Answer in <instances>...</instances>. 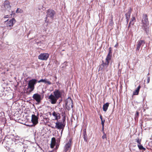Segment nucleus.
Wrapping results in <instances>:
<instances>
[{
	"instance_id": "31",
	"label": "nucleus",
	"mask_w": 152,
	"mask_h": 152,
	"mask_svg": "<svg viewBox=\"0 0 152 152\" xmlns=\"http://www.w3.org/2000/svg\"><path fill=\"white\" fill-rule=\"evenodd\" d=\"M136 141L137 142H141V139L137 138L136 139Z\"/></svg>"
},
{
	"instance_id": "48",
	"label": "nucleus",
	"mask_w": 152,
	"mask_h": 152,
	"mask_svg": "<svg viewBox=\"0 0 152 152\" xmlns=\"http://www.w3.org/2000/svg\"><path fill=\"white\" fill-rule=\"evenodd\" d=\"M49 113H50V115H51V113H50V112H49Z\"/></svg>"
},
{
	"instance_id": "49",
	"label": "nucleus",
	"mask_w": 152,
	"mask_h": 152,
	"mask_svg": "<svg viewBox=\"0 0 152 152\" xmlns=\"http://www.w3.org/2000/svg\"><path fill=\"white\" fill-rule=\"evenodd\" d=\"M68 137H67V139H68ZM68 138H69V137H68Z\"/></svg>"
},
{
	"instance_id": "6",
	"label": "nucleus",
	"mask_w": 152,
	"mask_h": 152,
	"mask_svg": "<svg viewBox=\"0 0 152 152\" xmlns=\"http://www.w3.org/2000/svg\"><path fill=\"white\" fill-rule=\"evenodd\" d=\"M56 15V12L55 11L52 9H50L48 10V18L50 20V22L53 21V18ZM50 22V21H49Z\"/></svg>"
},
{
	"instance_id": "2",
	"label": "nucleus",
	"mask_w": 152,
	"mask_h": 152,
	"mask_svg": "<svg viewBox=\"0 0 152 152\" xmlns=\"http://www.w3.org/2000/svg\"><path fill=\"white\" fill-rule=\"evenodd\" d=\"M142 27L147 32L148 30V26L149 25V22L146 14H143L142 19Z\"/></svg>"
},
{
	"instance_id": "19",
	"label": "nucleus",
	"mask_w": 152,
	"mask_h": 152,
	"mask_svg": "<svg viewBox=\"0 0 152 152\" xmlns=\"http://www.w3.org/2000/svg\"><path fill=\"white\" fill-rule=\"evenodd\" d=\"M83 138L85 141L86 142L87 140V136L86 133V129H85L83 130Z\"/></svg>"
},
{
	"instance_id": "4",
	"label": "nucleus",
	"mask_w": 152,
	"mask_h": 152,
	"mask_svg": "<svg viewBox=\"0 0 152 152\" xmlns=\"http://www.w3.org/2000/svg\"><path fill=\"white\" fill-rule=\"evenodd\" d=\"M16 20L14 18L9 20H7L5 22L6 23V27L7 29L10 30L12 28L13 25L15 23Z\"/></svg>"
},
{
	"instance_id": "21",
	"label": "nucleus",
	"mask_w": 152,
	"mask_h": 152,
	"mask_svg": "<svg viewBox=\"0 0 152 152\" xmlns=\"http://www.w3.org/2000/svg\"><path fill=\"white\" fill-rule=\"evenodd\" d=\"M111 58V55L108 54L105 59L106 61L109 63V61L110 60Z\"/></svg>"
},
{
	"instance_id": "18",
	"label": "nucleus",
	"mask_w": 152,
	"mask_h": 152,
	"mask_svg": "<svg viewBox=\"0 0 152 152\" xmlns=\"http://www.w3.org/2000/svg\"><path fill=\"white\" fill-rule=\"evenodd\" d=\"M140 88L141 86L140 85L133 92V94L134 95H138Z\"/></svg>"
},
{
	"instance_id": "20",
	"label": "nucleus",
	"mask_w": 152,
	"mask_h": 152,
	"mask_svg": "<svg viewBox=\"0 0 152 152\" xmlns=\"http://www.w3.org/2000/svg\"><path fill=\"white\" fill-rule=\"evenodd\" d=\"M136 21V19L135 17H132L131 19V20L129 22V24L133 25Z\"/></svg>"
},
{
	"instance_id": "12",
	"label": "nucleus",
	"mask_w": 152,
	"mask_h": 152,
	"mask_svg": "<svg viewBox=\"0 0 152 152\" xmlns=\"http://www.w3.org/2000/svg\"><path fill=\"white\" fill-rule=\"evenodd\" d=\"M145 42L143 40H140L137 42V46L136 48V51H139L140 49L141 45L143 44H144Z\"/></svg>"
},
{
	"instance_id": "3",
	"label": "nucleus",
	"mask_w": 152,
	"mask_h": 152,
	"mask_svg": "<svg viewBox=\"0 0 152 152\" xmlns=\"http://www.w3.org/2000/svg\"><path fill=\"white\" fill-rule=\"evenodd\" d=\"M65 125V118H63L61 121H57L56 123L55 127L58 129L63 131Z\"/></svg>"
},
{
	"instance_id": "30",
	"label": "nucleus",
	"mask_w": 152,
	"mask_h": 152,
	"mask_svg": "<svg viewBox=\"0 0 152 152\" xmlns=\"http://www.w3.org/2000/svg\"><path fill=\"white\" fill-rule=\"evenodd\" d=\"M56 143H50V147L51 148H53L55 145Z\"/></svg>"
},
{
	"instance_id": "17",
	"label": "nucleus",
	"mask_w": 152,
	"mask_h": 152,
	"mask_svg": "<svg viewBox=\"0 0 152 152\" xmlns=\"http://www.w3.org/2000/svg\"><path fill=\"white\" fill-rule=\"evenodd\" d=\"M109 103L107 102L104 104L103 106V109L104 111L106 112L107 109L108 107L109 106Z\"/></svg>"
},
{
	"instance_id": "46",
	"label": "nucleus",
	"mask_w": 152,
	"mask_h": 152,
	"mask_svg": "<svg viewBox=\"0 0 152 152\" xmlns=\"http://www.w3.org/2000/svg\"><path fill=\"white\" fill-rule=\"evenodd\" d=\"M18 141H18L16 140V141H15V142H19V141Z\"/></svg>"
},
{
	"instance_id": "23",
	"label": "nucleus",
	"mask_w": 152,
	"mask_h": 152,
	"mask_svg": "<svg viewBox=\"0 0 152 152\" xmlns=\"http://www.w3.org/2000/svg\"><path fill=\"white\" fill-rule=\"evenodd\" d=\"M113 16L112 15L111 16V19L109 21V25L111 26H112L113 24Z\"/></svg>"
},
{
	"instance_id": "36",
	"label": "nucleus",
	"mask_w": 152,
	"mask_h": 152,
	"mask_svg": "<svg viewBox=\"0 0 152 152\" xmlns=\"http://www.w3.org/2000/svg\"><path fill=\"white\" fill-rule=\"evenodd\" d=\"M15 14V13L13 11H12L11 12V14H10V16L11 17H12V16L13 15H14Z\"/></svg>"
},
{
	"instance_id": "24",
	"label": "nucleus",
	"mask_w": 152,
	"mask_h": 152,
	"mask_svg": "<svg viewBox=\"0 0 152 152\" xmlns=\"http://www.w3.org/2000/svg\"><path fill=\"white\" fill-rule=\"evenodd\" d=\"M53 115L54 117V119L56 120L58 119V117L59 116L58 115V114L54 112L53 113Z\"/></svg>"
},
{
	"instance_id": "47",
	"label": "nucleus",
	"mask_w": 152,
	"mask_h": 152,
	"mask_svg": "<svg viewBox=\"0 0 152 152\" xmlns=\"http://www.w3.org/2000/svg\"><path fill=\"white\" fill-rule=\"evenodd\" d=\"M130 25L131 24H129V26H128V27H129L130 26Z\"/></svg>"
},
{
	"instance_id": "8",
	"label": "nucleus",
	"mask_w": 152,
	"mask_h": 152,
	"mask_svg": "<svg viewBox=\"0 0 152 152\" xmlns=\"http://www.w3.org/2000/svg\"><path fill=\"white\" fill-rule=\"evenodd\" d=\"M32 98L38 103L40 102L41 99V95L38 93L34 94L32 96Z\"/></svg>"
},
{
	"instance_id": "26",
	"label": "nucleus",
	"mask_w": 152,
	"mask_h": 152,
	"mask_svg": "<svg viewBox=\"0 0 152 152\" xmlns=\"http://www.w3.org/2000/svg\"><path fill=\"white\" fill-rule=\"evenodd\" d=\"M126 18V21L127 23H128L129 22V19L130 17V15H128L126 14H125V15Z\"/></svg>"
},
{
	"instance_id": "33",
	"label": "nucleus",
	"mask_w": 152,
	"mask_h": 152,
	"mask_svg": "<svg viewBox=\"0 0 152 152\" xmlns=\"http://www.w3.org/2000/svg\"><path fill=\"white\" fill-rule=\"evenodd\" d=\"M105 122V120H103L101 121V124L102 125V126H104V123Z\"/></svg>"
},
{
	"instance_id": "1",
	"label": "nucleus",
	"mask_w": 152,
	"mask_h": 152,
	"mask_svg": "<svg viewBox=\"0 0 152 152\" xmlns=\"http://www.w3.org/2000/svg\"><path fill=\"white\" fill-rule=\"evenodd\" d=\"M37 82V80L34 79H32L28 81L26 88L28 92L31 93L34 90V86Z\"/></svg>"
},
{
	"instance_id": "16",
	"label": "nucleus",
	"mask_w": 152,
	"mask_h": 152,
	"mask_svg": "<svg viewBox=\"0 0 152 152\" xmlns=\"http://www.w3.org/2000/svg\"><path fill=\"white\" fill-rule=\"evenodd\" d=\"M72 143H67L64 147V151L65 152L67 151L69 149H70L72 146Z\"/></svg>"
},
{
	"instance_id": "40",
	"label": "nucleus",
	"mask_w": 152,
	"mask_h": 152,
	"mask_svg": "<svg viewBox=\"0 0 152 152\" xmlns=\"http://www.w3.org/2000/svg\"><path fill=\"white\" fill-rule=\"evenodd\" d=\"M19 9V8H18L16 11V13H19V12H19L18 11V10Z\"/></svg>"
},
{
	"instance_id": "7",
	"label": "nucleus",
	"mask_w": 152,
	"mask_h": 152,
	"mask_svg": "<svg viewBox=\"0 0 152 152\" xmlns=\"http://www.w3.org/2000/svg\"><path fill=\"white\" fill-rule=\"evenodd\" d=\"M3 6L4 8L6 10L9 12L11 8V6H10V2L7 0L5 1L4 3L3 4Z\"/></svg>"
},
{
	"instance_id": "34",
	"label": "nucleus",
	"mask_w": 152,
	"mask_h": 152,
	"mask_svg": "<svg viewBox=\"0 0 152 152\" xmlns=\"http://www.w3.org/2000/svg\"><path fill=\"white\" fill-rule=\"evenodd\" d=\"M104 135L102 136V139H104L105 138H106V134L104 133V132H103Z\"/></svg>"
},
{
	"instance_id": "22",
	"label": "nucleus",
	"mask_w": 152,
	"mask_h": 152,
	"mask_svg": "<svg viewBox=\"0 0 152 152\" xmlns=\"http://www.w3.org/2000/svg\"><path fill=\"white\" fill-rule=\"evenodd\" d=\"M138 146L140 150H142L143 151L145 150V148L143 147L142 145L141 144V143H139V144L138 145Z\"/></svg>"
},
{
	"instance_id": "10",
	"label": "nucleus",
	"mask_w": 152,
	"mask_h": 152,
	"mask_svg": "<svg viewBox=\"0 0 152 152\" xmlns=\"http://www.w3.org/2000/svg\"><path fill=\"white\" fill-rule=\"evenodd\" d=\"M31 121L33 124L36 125L38 123V117L34 114L32 115Z\"/></svg>"
},
{
	"instance_id": "32",
	"label": "nucleus",
	"mask_w": 152,
	"mask_h": 152,
	"mask_svg": "<svg viewBox=\"0 0 152 152\" xmlns=\"http://www.w3.org/2000/svg\"><path fill=\"white\" fill-rule=\"evenodd\" d=\"M112 51H111V48H109V50L108 53V54H109V55H111L110 54L112 53Z\"/></svg>"
},
{
	"instance_id": "14",
	"label": "nucleus",
	"mask_w": 152,
	"mask_h": 152,
	"mask_svg": "<svg viewBox=\"0 0 152 152\" xmlns=\"http://www.w3.org/2000/svg\"><path fill=\"white\" fill-rule=\"evenodd\" d=\"M43 113H44L42 115V117L44 119L43 121L45 124H46L48 122V115L45 112H44Z\"/></svg>"
},
{
	"instance_id": "38",
	"label": "nucleus",
	"mask_w": 152,
	"mask_h": 152,
	"mask_svg": "<svg viewBox=\"0 0 152 152\" xmlns=\"http://www.w3.org/2000/svg\"><path fill=\"white\" fill-rule=\"evenodd\" d=\"M139 115V113L137 111L135 114V116L136 117H138Z\"/></svg>"
},
{
	"instance_id": "35",
	"label": "nucleus",
	"mask_w": 152,
	"mask_h": 152,
	"mask_svg": "<svg viewBox=\"0 0 152 152\" xmlns=\"http://www.w3.org/2000/svg\"><path fill=\"white\" fill-rule=\"evenodd\" d=\"M4 17L5 18H8L11 17L10 16V15H5Z\"/></svg>"
},
{
	"instance_id": "50",
	"label": "nucleus",
	"mask_w": 152,
	"mask_h": 152,
	"mask_svg": "<svg viewBox=\"0 0 152 152\" xmlns=\"http://www.w3.org/2000/svg\"><path fill=\"white\" fill-rule=\"evenodd\" d=\"M149 73H148V75H149Z\"/></svg>"
},
{
	"instance_id": "9",
	"label": "nucleus",
	"mask_w": 152,
	"mask_h": 152,
	"mask_svg": "<svg viewBox=\"0 0 152 152\" xmlns=\"http://www.w3.org/2000/svg\"><path fill=\"white\" fill-rule=\"evenodd\" d=\"M102 63L100 65L99 68V70H102L103 69L104 70V69H106L109 65V63L108 62L105 61V62L104 63V61H102Z\"/></svg>"
},
{
	"instance_id": "28",
	"label": "nucleus",
	"mask_w": 152,
	"mask_h": 152,
	"mask_svg": "<svg viewBox=\"0 0 152 152\" xmlns=\"http://www.w3.org/2000/svg\"><path fill=\"white\" fill-rule=\"evenodd\" d=\"M47 134L46 133H45V134H43L42 136V137H44L45 139H46V140H47Z\"/></svg>"
},
{
	"instance_id": "41",
	"label": "nucleus",
	"mask_w": 152,
	"mask_h": 152,
	"mask_svg": "<svg viewBox=\"0 0 152 152\" xmlns=\"http://www.w3.org/2000/svg\"><path fill=\"white\" fill-rule=\"evenodd\" d=\"M100 118L101 119V121H102V120H103V119H102V115H100Z\"/></svg>"
},
{
	"instance_id": "25",
	"label": "nucleus",
	"mask_w": 152,
	"mask_h": 152,
	"mask_svg": "<svg viewBox=\"0 0 152 152\" xmlns=\"http://www.w3.org/2000/svg\"><path fill=\"white\" fill-rule=\"evenodd\" d=\"M38 82L39 83H40V82H42V83H48V81H47L46 79H42L40 80H39V81H38Z\"/></svg>"
},
{
	"instance_id": "42",
	"label": "nucleus",
	"mask_w": 152,
	"mask_h": 152,
	"mask_svg": "<svg viewBox=\"0 0 152 152\" xmlns=\"http://www.w3.org/2000/svg\"><path fill=\"white\" fill-rule=\"evenodd\" d=\"M104 126H102V131L103 132H104Z\"/></svg>"
},
{
	"instance_id": "27",
	"label": "nucleus",
	"mask_w": 152,
	"mask_h": 152,
	"mask_svg": "<svg viewBox=\"0 0 152 152\" xmlns=\"http://www.w3.org/2000/svg\"><path fill=\"white\" fill-rule=\"evenodd\" d=\"M132 12V9L130 8V9L128 11V12L127 13H126V14L129 15H130L131 14Z\"/></svg>"
},
{
	"instance_id": "39",
	"label": "nucleus",
	"mask_w": 152,
	"mask_h": 152,
	"mask_svg": "<svg viewBox=\"0 0 152 152\" xmlns=\"http://www.w3.org/2000/svg\"><path fill=\"white\" fill-rule=\"evenodd\" d=\"M47 18H48V14L46 15V16L45 18V21L46 22H47L46 21H47Z\"/></svg>"
},
{
	"instance_id": "5",
	"label": "nucleus",
	"mask_w": 152,
	"mask_h": 152,
	"mask_svg": "<svg viewBox=\"0 0 152 152\" xmlns=\"http://www.w3.org/2000/svg\"><path fill=\"white\" fill-rule=\"evenodd\" d=\"M66 107L68 110H70L73 106L72 101L70 98L69 97L66 100Z\"/></svg>"
},
{
	"instance_id": "51",
	"label": "nucleus",
	"mask_w": 152,
	"mask_h": 152,
	"mask_svg": "<svg viewBox=\"0 0 152 152\" xmlns=\"http://www.w3.org/2000/svg\"><path fill=\"white\" fill-rule=\"evenodd\" d=\"M49 20L48 19V20ZM48 22H49V21H48Z\"/></svg>"
},
{
	"instance_id": "37",
	"label": "nucleus",
	"mask_w": 152,
	"mask_h": 152,
	"mask_svg": "<svg viewBox=\"0 0 152 152\" xmlns=\"http://www.w3.org/2000/svg\"><path fill=\"white\" fill-rule=\"evenodd\" d=\"M150 80V77H148L147 79V83H149Z\"/></svg>"
},
{
	"instance_id": "45",
	"label": "nucleus",
	"mask_w": 152,
	"mask_h": 152,
	"mask_svg": "<svg viewBox=\"0 0 152 152\" xmlns=\"http://www.w3.org/2000/svg\"><path fill=\"white\" fill-rule=\"evenodd\" d=\"M51 84V83H50V82H49L48 81V84Z\"/></svg>"
},
{
	"instance_id": "11",
	"label": "nucleus",
	"mask_w": 152,
	"mask_h": 152,
	"mask_svg": "<svg viewBox=\"0 0 152 152\" xmlns=\"http://www.w3.org/2000/svg\"><path fill=\"white\" fill-rule=\"evenodd\" d=\"M38 58L42 60H46L48 59V54L47 53H41L38 56Z\"/></svg>"
},
{
	"instance_id": "13",
	"label": "nucleus",
	"mask_w": 152,
	"mask_h": 152,
	"mask_svg": "<svg viewBox=\"0 0 152 152\" xmlns=\"http://www.w3.org/2000/svg\"><path fill=\"white\" fill-rule=\"evenodd\" d=\"M49 99H50V101L52 104H55L58 99L53 95H50L49 97Z\"/></svg>"
},
{
	"instance_id": "43",
	"label": "nucleus",
	"mask_w": 152,
	"mask_h": 152,
	"mask_svg": "<svg viewBox=\"0 0 152 152\" xmlns=\"http://www.w3.org/2000/svg\"><path fill=\"white\" fill-rule=\"evenodd\" d=\"M118 45V44H117L115 46V47H117Z\"/></svg>"
},
{
	"instance_id": "29",
	"label": "nucleus",
	"mask_w": 152,
	"mask_h": 152,
	"mask_svg": "<svg viewBox=\"0 0 152 152\" xmlns=\"http://www.w3.org/2000/svg\"><path fill=\"white\" fill-rule=\"evenodd\" d=\"M51 142H56V139L54 137H53L51 138Z\"/></svg>"
},
{
	"instance_id": "15",
	"label": "nucleus",
	"mask_w": 152,
	"mask_h": 152,
	"mask_svg": "<svg viewBox=\"0 0 152 152\" xmlns=\"http://www.w3.org/2000/svg\"><path fill=\"white\" fill-rule=\"evenodd\" d=\"M54 93L55 97L57 98V99H58L61 96V93L58 90H57L55 91Z\"/></svg>"
},
{
	"instance_id": "44",
	"label": "nucleus",
	"mask_w": 152,
	"mask_h": 152,
	"mask_svg": "<svg viewBox=\"0 0 152 152\" xmlns=\"http://www.w3.org/2000/svg\"><path fill=\"white\" fill-rule=\"evenodd\" d=\"M72 141H71V139H70V140H69V141L68 142H71Z\"/></svg>"
}]
</instances>
